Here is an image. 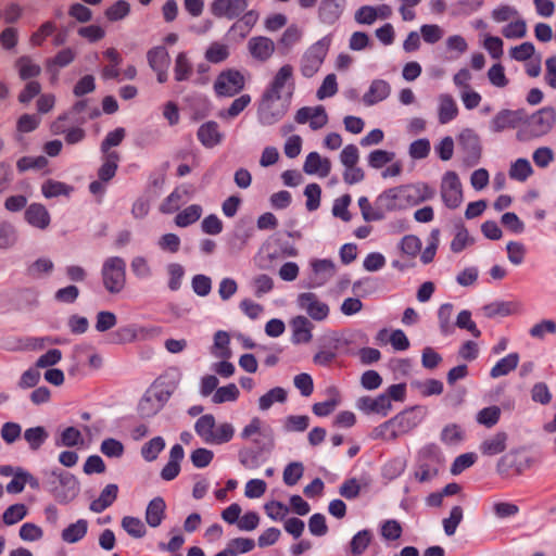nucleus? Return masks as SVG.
<instances>
[{"label":"nucleus","instance_id":"nucleus-7","mask_svg":"<svg viewBox=\"0 0 556 556\" xmlns=\"http://www.w3.org/2000/svg\"><path fill=\"white\" fill-rule=\"evenodd\" d=\"M244 88V77L237 70H227L219 73L214 90L218 97H233Z\"/></svg>","mask_w":556,"mask_h":556},{"label":"nucleus","instance_id":"nucleus-55","mask_svg":"<svg viewBox=\"0 0 556 556\" xmlns=\"http://www.w3.org/2000/svg\"><path fill=\"white\" fill-rule=\"evenodd\" d=\"M372 440L394 441L399 438L391 420H387L375 427L370 433Z\"/></svg>","mask_w":556,"mask_h":556},{"label":"nucleus","instance_id":"nucleus-56","mask_svg":"<svg viewBox=\"0 0 556 556\" xmlns=\"http://www.w3.org/2000/svg\"><path fill=\"white\" fill-rule=\"evenodd\" d=\"M251 103L250 94H241L235 99L230 106L225 112H220L219 116L223 118H235Z\"/></svg>","mask_w":556,"mask_h":556},{"label":"nucleus","instance_id":"nucleus-24","mask_svg":"<svg viewBox=\"0 0 556 556\" xmlns=\"http://www.w3.org/2000/svg\"><path fill=\"white\" fill-rule=\"evenodd\" d=\"M258 13L255 10L245 12L237 22L229 28V34L238 36L240 39L245 38L254 25L257 23Z\"/></svg>","mask_w":556,"mask_h":556},{"label":"nucleus","instance_id":"nucleus-15","mask_svg":"<svg viewBox=\"0 0 556 556\" xmlns=\"http://www.w3.org/2000/svg\"><path fill=\"white\" fill-rule=\"evenodd\" d=\"M292 74L293 68L291 65L287 64L281 66L265 92L282 97V93L286 90L287 98L289 100L294 89L292 83L288 84V81L292 78Z\"/></svg>","mask_w":556,"mask_h":556},{"label":"nucleus","instance_id":"nucleus-62","mask_svg":"<svg viewBox=\"0 0 556 556\" xmlns=\"http://www.w3.org/2000/svg\"><path fill=\"white\" fill-rule=\"evenodd\" d=\"M304 472L303 464L300 462H293L286 466L283 470V482L287 485H294L302 478Z\"/></svg>","mask_w":556,"mask_h":556},{"label":"nucleus","instance_id":"nucleus-41","mask_svg":"<svg viewBox=\"0 0 556 556\" xmlns=\"http://www.w3.org/2000/svg\"><path fill=\"white\" fill-rule=\"evenodd\" d=\"M126 264L123 258L114 256L105 261L102 267V278H123Z\"/></svg>","mask_w":556,"mask_h":556},{"label":"nucleus","instance_id":"nucleus-54","mask_svg":"<svg viewBox=\"0 0 556 556\" xmlns=\"http://www.w3.org/2000/svg\"><path fill=\"white\" fill-rule=\"evenodd\" d=\"M162 408V404L159 399H152L151 396H143L138 404V413L141 418H151L157 414Z\"/></svg>","mask_w":556,"mask_h":556},{"label":"nucleus","instance_id":"nucleus-12","mask_svg":"<svg viewBox=\"0 0 556 556\" xmlns=\"http://www.w3.org/2000/svg\"><path fill=\"white\" fill-rule=\"evenodd\" d=\"M527 117L523 110H502L491 121L490 128L494 132H501L508 128H516Z\"/></svg>","mask_w":556,"mask_h":556},{"label":"nucleus","instance_id":"nucleus-48","mask_svg":"<svg viewBox=\"0 0 556 556\" xmlns=\"http://www.w3.org/2000/svg\"><path fill=\"white\" fill-rule=\"evenodd\" d=\"M122 528L132 538L141 539L146 535V527L141 519L132 516H125L122 519Z\"/></svg>","mask_w":556,"mask_h":556},{"label":"nucleus","instance_id":"nucleus-58","mask_svg":"<svg viewBox=\"0 0 556 556\" xmlns=\"http://www.w3.org/2000/svg\"><path fill=\"white\" fill-rule=\"evenodd\" d=\"M502 34L507 39L523 38L527 35V24L522 18H517L503 27Z\"/></svg>","mask_w":556,"mask_h":556},{"label":"nucleus","instance_id":"nucleus-40","mask_svg":"<svg viewBox=\"0 0 556 556\" xmlns=\"http://www.w3.org/2000/svg\"><path fill=\"white\" fill-rule=\"evenodd\" d=\"M216 426L215 417L212 414L201 416L194 425L195 433L208 444Z\"/></svg>","mask_w":556,"mask_h":556},{"label":"nucleus","instance_id":"nucleus-5","mask_svg":"<svg viewBox=\"0 0 556 556\" xmlns=\"http://www.w3.org/2000/svg\"><path fill=\"white\" fill-rule=\"evenodd\" d=\"M440 191L442 201L448 208L455 210L463 203L462 184L455 172L448 170L443 175Z\"/></svg>","mask_w":556,"mask_h":556},{"label":"nucleus","instance_id":"nucleus-22","mask_svg":"<svg viewBox=\"0 0 556 556\" xmlns=\"http://www.w3.org/2000/svg\"><path fill=\"white\" fill-rule=\"evenodd\" d=\"M390 91L391 87L386 80L375 79L370 84L368 91L363 96V102L367 106H371L387 99Z\"/></svg>","mask_w":556,"mask_h":556},{"label":"nucleus","instance_id":"nucleus-32","mask_svg":"<svg viewBox=\"0 0 556 556\" xmlns=\"http://www.w3.org/2000/svg\"><path fill=\"white\" fill-rule=\"evenodd\" d=\"M519 363V354L514 352L501 358L491 369L490 376L495 379L515 370Z\"/></svg>","mask_w":556,"mask_h":556},{"label":"nucleus","instance_id":"nucleus-38","mask_svg":"<svg viewBox=\"0 0 556 556\" xmlns=\"http://www.w3.org/2000/svg\"><path fill=\"white\" fill-rule=\"evenodd\" d=\"M49 438V433L42 426L31 427L24 431V439L31 451H37Z\"/></svg>","mask_w":556,"mask_h":556},{"label":"nucleus","instance_id":"nucleus-42","mask_svg":"<svg viewBox=\"0 0 556 556\" xmlns=\"http://www.w3.org/2000/svg\"><path fill=\"white\" fill-rule=\"evenodd\" d=\"M16 67L21 79L28 80L40 75L41 67L28 56H22L16 61Z\"/></svg>","mask_w":556,"mask_h":556},{"label":"nucleus","instance_id":"nucleus-11","mask_svg":"<svg viewBox=\"0 0 556 556\" xmlns=\"http://www.w3.org/2000/svg\"><path fill=\"white\" fill-rule=\"evenodd\" d=\"M298 305L305 311L308 316L317 321L324 320L329 315V307L326 303L320 302L313 292L301 293L298 296Z\"/></svg>","mask_w":556,"mask_h":556},{"label":"nucleus","instance_id":"nucleus-63","mask_svg":"<svg viewBox=\"0 0 556 556\" xmlns=\"http://www.w3.org/2000/svg\"><path fill=\"white\" fill-rule=\"evenodd\" d=\"M41 192L46 198H55L62 194H68L70 188L64 182L49 179L42 184Z\"/></svg>","mask_w":556,"mask_h":556},{"label":"nucleus","instance_id":"nucleus-57","mask_svg":"<svg viewBox=\"0 0 556 556\" xmlns=\"http://www.w3.org/2000/svg\"><path fill=\"white\" fill-rule=\"evenodd\" d=\"M130 12V5L125 0H118L105 10V17L111 22L125 18Z\"/></svg>","mask_w":556,"mask_h":556},{"label":"nucleus","instance_id":"nucleus-30","mask_svg":"<svg viewBox=\"0 0 556 556\" xmlns=\"http://www.w3.org/2000/svg\"><path fill=\"white\" fill-rule=\"evenodd\" d=\"M88 531V521L86 519H78L76 522L71 523L61 533V538L68 544H74L85 538Z\"/></svg>","mask_w":556,"mask_h":556},{"label":"nucleus","instance_id":"nucleus-8","mask_svg":"<svg viewBox=\"0 0 556 556\" xmlns=\"http://www.w3.org/2000/svg\"><path fill=\"white\" fill-rule=\"evenodd\" d=\"M532 465V459L528 456L521 455L516 451L508 452L503 455L496 465L498 475L508 477L511 472L521 475L525 470L529 469Z\"/></svg>","mask_w":556,"mask_h":556},{"label":"nucleus","instance_id":"nucleus-43","mask_svg":"<svg viewBox=\"0 0 556 556\" xmlns=\"http://www.w3.org/2000/svg\"><path fill=\"white\" fill-rule=\"evenodd\" d=\"M533 174L532 166L527 159L516 160L509 168V177L517 181H526Z\"/></svg>","mask_w":556,"mask_h":556},{"label":"nucleus","instance_id":"nucleus-59","mask_svg":"<svg viewBox=\"0 0 556 556\" xmlns=\"http://www.w3.org/2000/svg\"><path fill=\"white\" fill-rule=\"evenodd\" d=\"M501 417V409L497 406H489L481 409L477 415V421L488 428L495 426Z\"/></svg>","mask_w":556,"mask_h":556},{"label":"nucleus","instance_id":"nucleus-1","mask_svg":"<svg viewBox=\"0 0 556 556\" xmlns=\"http://www.w3.org/2000/svg\"><path fill=\"white\" fill-rule=\"evenodd\" d=\"M390 204L395 210H402L418 205L421 202L431 200L435 195V189L427 182H416L391 188L387 190Z\"/></svg>","mask_w":556,"mask_h":556},{"label":"nucleus","instance_id":"nucleus-46","mask_svg":"<svg viewBox=\"0 0 556 556\" xmlns=\"http://www.w3.org/2000/svg\"><path fill=\"white\" fill-rule=\"evenodd\" d=\"M165 441L162 437H154L141 447V456L147 462H153L157 458L159 454L164 450Z\"/></svg>","mask_w":556,"mask_h":556},{"label":"nucleus","instance_id":"nucleus-6","mask_svg":"<svg viewBox=\"0 0 556 556\" xmlns=\"http://www.w3.org/2000/svg\"><path fill=\"white\" fill-rule=\"evenodd\" d=\"M358 206L366 222L381 220L386 217L387 212L394 211V205L390 204L387 190L376 199L375 205H371L368 198L361 197L358 199Z\"/></svg>","mask_w":556,"mask_h":556},{"label":"nucleus","instance_id":"nucleus-4","mask_svg":"<svg viewBox=\"0 0 556 556\" xmlns=\"http://www.w3.org/2000/svg\"><path fill=\"white\" fill-rule=\"evenodd\" d=\"M257 448L245 447L239 451L240 464L248 469H255L261 464L262 453H270L275 446V439L273 430L264 434V441L255 439L253 441Z\"/></svg>","mask_w":556,"mask_h":556},{"label":"nucleus","instance_id":"nucleus-29","mask_svg":"<svg viewBox=\"0 0 556 556\" xmlns=\"http://www.w3.org/2000/svg\"><path fill=\"white\" fill-rule=\"evenodd\" d=\"M507 442L506 432H497L489 439L484 440L480 445L483 455L493 456L505 451Z\"/></svg>","mask_w":556,"mask_h":556},{"label":"nucleus","instance_id":"nucleus-39","mask_svg":"<svg viewBox=\"0 0 556 556\" xmlns=\"http://www.w3.org/2000/svg\"><path fill=\"white\" fill-rule=\"evenodd\" d=\"M147 59L152 70L168 67L170 63L168 51L163 46L150 49L147 53Z\"/></svg>","mask_w":556,"mask_h":556},{"label":"nucleus","instance_id":"nucleus-26","mask_svg":"<svg viewBox=\"0 0 556 556\" xmlns=\"http://www.w3.org/2000/svg\"><path fill=\"white\" fill-rule=\"evenodd\" d=\"M166 504L163 497L156 496L150 501L146 509V521L152 527H159L165 517Z\"/></svg>","mask_w":556,"mask_h":556},{"label":"nucleus","instance_id":"nucleus-20","mask_svg":"<svg viewBox=\"0 0 556 556\" xmlns=\"http://www.w3.org/2000/svg\"><path fill=\"white\" fill-rule=\"evenodd\" d=\"M303 170L307 175L327 177L331 172V162L327 157H321L318 152H311L305 159Z\"/></svg>","mask_w":556,"mask_h":556},{"label":"nucleus","instance_id":"nucleus-33","mask_svg":"<svg viewBox=\"0 0 556 556\" xmlns=\"http://www.w3.org/2000/svg\"><path fill=\"white\" fill-rule=\"evenodd\" d=\"M475 239L469 235L467 228L463 223L455 225L454 238L451 241V250L454 253H460L466 248L472 245Z\"/></svg>","mask_w":556,"mask_h":556},{"label":"nucleus","instance_id":"nucleus-60","mask_svg":"<svg viewBox=\"0 0 556 556\" xmlns=\"http://www.w3.org/2000/svg\"><path fill=\"white\" fill-rule=\"evenodd\" d=\"M56 30V24L53 21H47L31 35L30 42L33 46L40 47L45 40L53 35Z\"/></svg>","mask_w":556,"mask_h":556},{"label":"nucleus","instance_id":"nucleus-53","mask_svg":"<svg viewBox=\"0 0 556 556\" xmlns=\"http://www.w3.org/2000/svg\"><path fill=\"white\" fill-rule=\"evenodd\" d=\"M394 157V152L377 149L369 153L367 161L370 167L379 169L382 168L388 163L392 162Z\"/></svg>","mask_w":556,"mask_h":556},{"label":"nucleus","instance_id":"nucleus-19","mask_svg":"<svg viewBox=\"0 0 556 556\" xmlns=\"http://www.w3.org/2000/svg\"><path fill=\"white\" fill-rule=\"evenodd\" d=\"M345 5V0H321L318 15L324 24L332 25L341 16Z\"/></svg>","mask_w":556,"mask_h":556},{"label":"nucleus","instance_id":"nucleus-36","mask_svg":"<svg viewBox=\"0 0 556 556\" xmlns=\"http://www.w3.org/2000/svg\"><path fill=\"white\" fill-rule=\"evenodd\" d=\"M372 541V532L368 529L358 531L350 542V553L353 556L364 554Z\"/></svg>","mask_w":556,"mask_h":556},{"label":"nucleus","instance_id":"nucleus-64","mask_svg":"<svg viewBox=\"0 0 556 556\" xmlns=\"http://www.w3.org/2000/svg\"><path fill=\"white\" fill-rule=\"evenodd\" d=\"M304 194L306 197V208L309 212L317 210L320 205L321 188L318 184H308L305 187Z\"/></svg>","mask_w":556,"mask_h":556},{"label":"nucleus","instance_id":"nucleus-16","mask_svg":"<svg viewBox=\"0 0 556 556\" xmlns=\"http://www.w3.org/2000/svg\"><path fill=\"white\" fill-rule=\"evenodd\" d=\"M60 483L54 493V498L62 504H67L73 501L79 492V482L71 472L65 471L60 475Z\"/></svg>","mask_w":556,"mask_h":556},{"label":"nucleus","instance_id":"nucleus-61","mask_svg":"<svg viewBox=\"0 0 556 556\" xmlns=\"http://www.w3.org/2000/svg\"><path fill=\"white\" fill-rule=\"evenodd\" d=\"M26 514L27 508L24 504H14L4 510L2 519L5 525L11 526L24 519Z\"/></svg>","mask_w":556,"mask_h":556},{"label":"nucleus","instance_id":"nucleus-44","mask_svg":"<svg viewBox=\"0 0 556 556\" xmlns=\"http://www.w3.org/2000/svg\"><path fill=\"white\" fill-rule=\"evenodd\" d=\"M287 400V392L280 387L270 389L267 393L258 399V408L267 410L275 402L283 403Z\"/></svg>","mask_w":556,"mask_h":556},{"label":"nucleus","instance_id":"nucleus-9","mask_svg":"<svg viewBox=\"0 0 556 556\" xmlns=\"http://www.w3.org/2000/svg\"><path fill=\"white\" fill-rule=\"evenodd\" d=\"M421 458H429L430 463L420 460L416 470H415V478L419 482H428L439 473V468L434 464L440 462L438 448L434 445H428L424 447L420 452Z\"/></svg>","mask_w":556,"mask_h":556},{"label":"nucleus","instance_id":"nucleus-14","mask_svg":"<svg viewBox=\"0 0 556 556\" xmlns=\"http://www.w3.org/2000/svg\"><path fill=\"white\" fill-rule=\"evenodd\" d=\"M357 409L362 410L365 414H378L382 417H386L389 412L392 409V404L388 400L387 395L383 393L379 394L376 397L371 396H361L356 401Z\"/></svg>","mask_w":556,"mask_h":556},{"label":"nucleus","instance_id":"nucleus-45","mask_svg":"<svg viewBox=\"0 0 556 556\" xmlns=\"http://www.w3.org/2000/svg\"><path fill=\"white\" fill-rule=\"evenodd\" d=\"M235 434V428L229 422H223L215 426L214 432L211 437L208 444L219 445L231 441Z\"/></svg>","mask_w":556,"mask_h":556},{"label":"nucleus","instance_id":"nucleus-18","mask_svg":"<svg viewBox=\"0 0 556 556\" xmlns=\"http://www.w3.org/2000/svg\"><path fill=\"white\" fill-rule=\"evenodd\" d=\"M393 428L399 437L407 434L420 422V418L415 412V407L404 409L394 417L390 418Z\"/></svg>","mask_w":556,"mask_h":556},{"label":"nucleus","instance_id":"nucleus-17","mask_svg":"<svg viewBox=\"0 0 556 556\" xmlns=\"http://www.w3.org/2000/svg\"><path fill=\"white\" fill-rule=\"evenodd\" d=\"M248 50L253 59L265 62L274 54L275 43L268 37L255 36L248 41Z\"/></svg>","mask_w":556,"mask_h":556},{"label":"nucleus","instance_id":"nucleus-52","mask_svg":"<svg viewBox=\"0 0 556 556\" xmlns=\"http://www.w3.org/2000/svg\"><path fill=\"white\" fill-rule=\"evenodd\" d=\"M463 517L464 511L460 506H454L451 509L450 516L447 518H444L442 521L444 532L447 536H452L455 534L458 525L463 520Z\"/></svg>","mask_w":556,"mask_h":556},{"label":"nucleus","instance_id":"nucleus-37","mask_svg":"<svg viewBox=\"0 0 556 556\" xmlns=\"http://www.w3.org/2000/svg\"><path fill=\"white\" fill-rule=\"evenodd\" d=\"M193 73V67L186 52H179L175 59L174 78L176 81L188 80Z\"/></svg>","mask_w":556,"mask_h":556},{"label":"nucleus","instance_id":"nucleus-3","mask_svg":"<svg viewBox=\"0 0 556 556\" xmlns=\"http://www.w3.org/2000/svg\"><path fill=\"white\" fill-rule=\"evenodd\" d=\"M281 96L264 92L257 111L261 124L273 125L286 115L288 104L281 101Z\"/></svg>","mask_w":556,"mask_h":556},{"label":"nucleus","instance_id":"nucleus-25","mask_svg":"<svg viewBox=\"0 0 556 556\" xmlns=\"http://www.w3.org/2000/svg\"><path fill=\"white\" fill-rule=\"evenodd\" d=\"M118 486L115 483L108 484L100 493L97 500L90 503V510L93 513H102L110 507L117 498Z\"/></svg>","mask_w":556,"mask_h":556},{"label":"nucleus","instance_id":"nucleus-27","mask_svg":"<svg viewBox=\"0 0 556 556\" xmlns=\"http://www.w3.org/2000/svg\"><path fill=\"white\" fill-rule=\"evenodd\" d=\"M75 58L76 52L72 48L62 49L53 58L47 60V71L53 76H58L59 70L70 65Z\"/></svg>","mask_w":556,"mask_h":556},{"label":"nucleus","instance_id":"nucleus-50","mask_svg":"<svg viewBox=\"0 0 556 556\" xmlns=\"http://www.w3.org/2000/svg\"><path fill=\"white\" fill-rule=\"evenodd\" d=\"M228 56V47L217 41L212 42L205 51V59L214 64L224 62Z\"/></svg>","mask_w":556,"mask_h":556},{"label":"nucleus","instance_id":"nucleus-23","mask_svg":"<svg viewBox=\"0 0 556 556\" xmlns=\"http://www.w3.org/2000/svg\"><path fill=\"white\" fill-rule=\"evenodd\" d=\"M25 219L29 225L39 229H46L50 225V214L39 203H33L26 208Z\"/></svg>","mask_w":556,"mask_h":556},{"label":"nucleus","instance_id":"nucleus-10","mask_svg":"<svg viewBox=\"0 0 556 556\" xmlns=\"http://www.w3.org/2000/svg\"><path fill=\"white\" fill-rule=\"evenodd\" d=\"M556 121V110L553 106H544L534 113L529 122L530 132L534 137L548 134Z\"/></svg>","mask_w":556,"mask_h":556},{"label":"nucleus","instance_id":"nucleus-2","mask_svg":"<svg viewBox=\"0 0 556 556\" xmlns=\"http://www.w3.org/2000/svg\"><path fill=\"white\" fill-rule=\"evenodd\" d=\"M331 45V37L325 36L313 43L301 60V73L304 77H313L320 68Z\"/></svg>","mask_w":556,"mask_h":556},{"label":"nucleus","instance_id":"nucleus-34","mask_svg":"<svg viewBox=\"0 0 556 556\" xmlns=\"http://www.w3.org/2000/svg\"><path fill=\"white\" fill-rule=\"evenodd\" d=\"M119 155L112 151L104 156V162L98 170V177L101 181H110L116 174Z\"/></svg>","mask_w":556,"mask_h":556},{"label":"nucleus","instance_id":"nucleus-35","mask_svg":"<svg viewBox=\"0 0 556 556\" xmlns=\"http://www.w3.org/2000/svg\"><path fill=\"white\" fill-rule=\"evenodd\" d=\"M202 213L201 205L191 204L176 215L175 224L181 228L188 227L199 220Z\"/></svg>","mask_w":556,"mask_h":556},{"label":"nucleus","instance_id":"nucleus-31","mask_svg":"<svg viewBox=\"0 0 556 556\" xmlns=\"http://www.w3.org/2000/svg\"><path fill=\"white\" fill-rule=\"evenodd\" d=\"M439 101V122L447 124L457 116V104L451 94H441Z\"/></svg>","mask_w":556,"mask_h":556},{"label":"nucleus","instance_id":"nucleus-49","mask_svg":"<svg viewBox=\"0 0 556 556\" xmlns=\"http://www.w3.org/2000/svg\"><path fill=\"white\" fill-rule=\"evenodd\" d=\"M239 389L235 383H229L225 387L217 388L213 394L212 401L215 404H222L225 402H233L239 397Z\"/></svg>","mask_w":556,"mask_h":556},{"label":"nucleus","instance_id":"nucleus-13","mask_svg":"<svg viewBox=\"0 0 556 556\" xmlns=\"http://www.w3.org/2000/svg\"><path fill=\"white\" fill-rule=\"evenodd\" d=\"M247 8V0H214L211 5V11L216 17L233 20L240 16Z\"/></svg>","mask_w":556,"mask_h":556},{"label":"nucleus","instance_id":"nucleus-47","mask_svg":"<svg viewBox=\"0 0 556 556\" xmlns=\"http://www.w3.org/2000/svg\"><path fill=\"white\" fill-rule=\"evenodd\" d=\"M439 243L440 230L432 229L427 240V247L425 248L424 251H420V260L424 264H429L433 261Z\"/></svg>","mask_w":556,"mask_h":556},{"label":"nucleus","instance_id":"nucleus-21","mask_svg":"<svg viewBox=\"0 0 556 556\" xmlns=\"http://www.w3.org/2000/svg\"><path fill=\"white\" fill-rule=\"evenodd\" d=\"M197 136L205 148H214L219 144L224 138V135L219 131L218 124L214 121L202 124L198 129Z\"/></svg>","mask_w":556,"mask_h":556},{"label":"nucleus","instance_id":"nucleus-51","mask_svg":"<svg viewBox=\"0 0 556 556\" xmlns=\"http://www.w3.org/2000/svg\"><path fill=\"white\" fill-rule=\"evenodd\" d=\"M83 443V437L80 431L75 427L65 428L60 439L55 441L56 446L73 447Z\"/></svg>","mask_w":556,"mask_h":556},{"label":"nucleus","instance_id":"nucleus-28","mask_svg":"<svg viewBox=\"0 0 556 556\" xmlns=\"http://www.w3.org/2000/svg\"><path fill=\"white\" fill-rule=\"evenodd\" d=\"M294 343H307L312 340V323L305 316H296L291 321Z\"/></svg>","mask_w":556,"mask_h":556}]
</instances>
